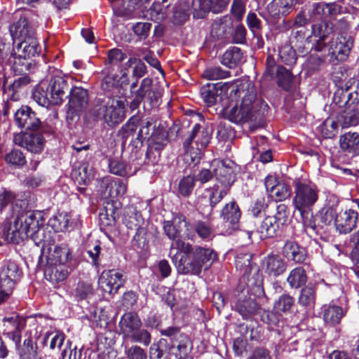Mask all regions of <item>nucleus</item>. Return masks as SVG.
<instances>
[{"label": "nucleus", "mask_w": 359, "mask_h": 359, "mask_svg": "<svg viewBox=\"0 0 359 359\" xmlns=\"http://www.w3.org/2000/svg\"><path fill=\"white\" fill-rule=\"evenodd\" d=\"M123 222L128 229L132 230L147 224L140 212L133 205L124 208Z\"/></svg>", "instance_id": "obj_38"}, {"label": "nucleus", "mask_w": 359, "mask_h": 359, "mask_svg": "<svg viewBox=\"0 0 359 359\" xmlns=\"http://www.w3.org/2000/svg\"><path fill=\"white\" fill-rule=\"evenodd\" d=\"M124 101L107 97L98 99L97 104L90 109V114L96 120H103L109 126L121 123L124 116Z\"/></svg>", "instance_id": "obj_7"}, {"label": "nucleus", "mask_w": 359, "mask_h": 359, "mask_svg": "<svg viewBox=\"0 0 359 359\" xmlns=\"http://www.w3.org/2000/svg\"><path fill=\"white\" fill-rule=\"evenodd\" d=\"M49 224L55 231H69L74 229V224H69L68 214L61 212L49 219Z\"/></svg>", "instance_id": "obj_54"}, {"label": "nucleus", "mask_w": 359, "mask_h": 359, "mask_svg": "<svg viewBox=\"0 0 359 359\" xmlns=\"http://www.w3.org/2000/svg\"><path fill=\"white\" fill-rule=\"evenodd\" d=\"M294 298L289 294H283L274 302V310L280 313H290L294 305Z\"/></svg>", "instance_id": "obj_52"}, {"label": "nucleus", "mask_w": 359, "mask_h": 359, "mask_svg": "<svg viewBox=\"0 0 359 359\" xmlns=\"http://www.w3.org/2000/svg\"><path fill=\"white\" fill-rule=\"evenodd\" d=\"M126 189V184L121 180H117L107 184L104 194L105 196L113 199L123 196Z\"/></svg>", "instance_id": "obj_50"}, {"label": "nucleus", "mask_w": 359, "mask_h": 359, "mask_svg": "<svg viewBox=\"0 0 359 359\" xmlns=\"http://www.w3.org/2000/svg\"><path fill=\"white\" fill-rule=\"evenodd\" d=\"M316 285L309 283L302 287L298 297V304L307 309H311L316 304Z\"/></svg>", "instance_id": "obj_39"}, {"label": "nucleus", "mask_w": 359, "mask_h": 359, "mask_svg": "<svg viewBox=\"0 0 359 359\" xmlns=\"http://www.w3.org/2000/svg\"><path fill=\"white\" fill-rule=\"evenodd\" d=\"M252 254L245 251L236 254L235 266L241 276L239 284L245 283L254 295L263 297V276L259 266L252 261Z\"/></svg>", "instance_id": "obj_5"}, {"label": "nucleus", "mask_w": 359, "mask_h": 359, "mask_svg": "<svg viewBox=\"0 0 359 359\" xmlns=\"http://www.w3.org/2000/svg\"><path fill=\"white\" fill-rule=\"evenodd\" d=\"M281 252L285 258L296 264L304 263L307 256L306 250L293 241H287Z\"/></svg>", "instance_id": "obj_29"}, {"label": "nucleus", "mask_w": 359, "mask_h": 359, "mask_svg": "<svg viewBox=\"0 0 359 359\" xmlns=\"http://www.w3.org/2000/svg\"><path fill=\"white\" fill-rule=\"evenodd\" d=\"M41 132H43V130L17 134L14 136L13 142L31 153L40 154L45 144V140Z\"/></svg>", "instance_id": "obj_13"}, {"label": "nucleus", "mask_w": 359, "mask_h": 359, "mask_svg": "<svg viewBox=\"0 0 359 359\" xmlns=\"http://www.w3.org/2000/svg\"><path fill=\"white\" fill-rule=\"evenodd\" d=\"M9 31L13 45L17 42L35 35L34 28L29 25L27 18L24 17L13 22L9 27Z\"/></svg>", "instance_id": "obj_28"}, {"label": "nucleus", "mask_w": 359, "mask_h": 359, "mask_svg": "<svg viewBox=\"0 0 359 359\" xmlns=\"http://www.w3.org/2000/svg\"><path fill=\"white\" fill-rule=\"evenodd\" d=\"M33 100L40 106L48 107L52 104L50 92L47 82H41L35 87L32 92Z\"/></svg>", "instance_id": "obj_46"}, {"label": "nucleus", "mask_w": 359, "mask_h": 359, "mask_svg": "<svg viewBox=\"0 0 359 359\" xmlns=\"http://www.w3.org/2000/svg\"><path fill=\"white\" fill-rule=\"evenodd\" d=\"M92 175V170L86 163H83L78 168H74L71 172L72 179L79 185L87 184L90 182Z\"/></svg>", "instance_id": "obj_49"}, {"label": "nucleus", "mask_w": 359, "mask_h": 359, "mask_svg": "<svg viewBox=\"0 0 359 359\" xmlns=\"http://www.w3.org/2000/svg\"><path fill=\"white\" fill-rule=\"evenodd\" d=\"M246 24L252 33L254 37L259 38L261 36L262 24L261 20L257 17L256 13L250 12L247 15Z\"/></svg>", "instance_id": "obj_62"}, {"label": "nucleus", "mask_w": 359, "mask_h": 359, "mask_svg": "<svg viewBox=\"0 0 359 359\" xmlns=\"http://www.w3.org/2000/svg\"><path fill=\"white\" fill-rule=\"evenodd\" d=\"M120 334L123 339L132 343L148 346L151 342V334L142 327V323L137 313L128 311L125 313L118 322Z\"/></svg>", "instance_id": "obj_6"}, {"label": "nucleus", "mask_w": 359, "mask_h": 359, "mask_svg": "<svg viewBox=\"0 0 359 359\" xmlns=\"http://www.w3.org/2000/svg\"><path fill=\"white\" fill-rule=\"evenodd\" d=\"M2 327V334L12 340L15 347L20 346L22 332L27 336L32 334L36 328H40L35 318L18 315L4 318Z\"/></svg>", "instance_id": "obj_8"}, {"label": "nucleus", "mask_w": 359, "mask_h": 359, "mask_svg": "<svg viewBox=\"0 0 359 359\" xmlns=\"http://www.w3.org/2000/svg\"><path fill=\"white\" fill-rule=\"evenodd\" d=\"M101 250V243L99 241L88 243L86 247V251L90 259V262L95 267H98L100 264Z\"/></svg>", "instance_id": "obj_56"}, {"label": "nucleus", "mask_w": 359, "mask_h": 359, "mask_svg": "<svg viewBox=\"0 0 359 359\" xmlns=\"http://www.w3.org/2000/svg\"><path fill=\"white\" fill-rule=\"evenodd\" d=\"M255 232L259 234L260 239L276 236L280 231L281 225L276 219L271 216L266 217L263 220L255 222Z\"/></svg>", "instance_id": "obj_24"}, {"label": "nucleus", "mask_w": 359, "mask_h": 359, "mask_svg": "<svg viewBox=\"0 0 359 359\" xmlns=\"http://www.w3.org/2000/svg\"><path fill=\"white\" fill-rule=\"evenodd\" d=\"M31 79L27 75L19 76L13 79V81L5 83V86H1L4 93L7 95V97L13 101L19 100V93L24 90L30 83Z\"/></svg>", "instance_id": "obj_32"}, {"label": "nucleus", "mask_w": 359, "mask_h": 359, "mask_svg": "<svg viewBox=\"0 0 359 359\" xmlns=\"http://www.w3.org/2000/svg\"><path fill=\"white\" fill-rule=\"evenodd\" d=\"M230 0H192V7L196 13L194 16L203 18L205 13L212 11L214 13L223 12Z\"/></svg>", "instance_id": "obj_21"}, {"label": "nucleus", "mask_w": 359, "mask_h": 359, "mask_svg": "<svg viewBox=\"0 0 359 359\" xmlns=\"http://www.w3.org/2000/svg\"><path fill=\"white\" fill-rule=\"evenodd\" d=\"M340 147L345 152L353 156L359 155V133L348 132L341 136Z\"/></svg>", "instance_id": "obj_42"}, {"label": "nucleus", "mask_w": 359, "mask_h": 359, "mask_svg": "<svg viewBox=\"0 0 359 359\" xmlns=\"http://www.w3.org/2000/svg\"><path fill=\"white\" fill-rule=\"evenodd\" d=\"M282 67L283 66L276 65V62L272 56L269 55L266 60L265 70L263 74L264 79L268 81L274 79Z\"/></svg>", "instance_id": "obj_61"}, {"label": "nucleus", "mask_w": 359, "mask_h": 359, "mask_svg": "<svg viewBox=\"0 0 359 359\" xmlns=\"http://www.w3.org/2000/svg\"><path fill=\"white\" fill-rule=\"evenodd\" d=\"M233 30V20L229 15L218 18L212 24L211 36L217 39H226Z\"/></svg>", "instance_id": "obj_26"}, {"label": "nucleus", "mask_w": 359, "mask_h": 359, "mask_svg": "<svg viewBox=\"0 0 359 359\" xmlns=\"http://www.w3.org/2000/svg\"><path fill=\"white\" fill-rule=\"evenodd\" d=\"M140 122V118L137 116H133L130 117L128 121L122 126L121 128V135L123 138V144H125L127 139L131 136L134 135L136 130L138 127V123Z\"/></svg>", "instance_id": "obj_57"}, {"label": "nucleus", "mask_w": 359, "mask_h": 359, "mask_svg": "<svg viewBox=\"0 0 359 359\" xmlns=\"http://www.w3.org/2000/svg\"><path fill=\"white\" fill-rule=\"evenodd\" d=\"M219 216L223 222L231 225L232 228L235 229V226L240 220L241 211L237 203L231 201L222 208Z\"/></svg>", "instance_id": "obj_35"}, {"label": "nucleus", "mask_w": 359, "mask_h": 359, "mask_svg": "<svg viewBox=\"0 0 359 359\" xmlns=\"http://www.w3.org/2000/svg\"><path fill=\"white\" fill-rule=\"evenodd\" d=\"M16 125L26 130H42V124L36 113L28 106H22L14 114Z\"/></svg>", "instance_id": "obj_14"}, {"label": "nucleus", "mask_w": 359, "mask_h": 359, "mask_svg": "<svg viewBox=\"0 0 359 359\" xmlns=\"http://www.w3.org/2000/svg\"><path fill=\"white\" fill-rule=\"evenodd\" d=\"M318 53L320 54H311L307 60L306 67L311 72L320 70L327 57L325 52Z\"/></svg>", "instance_id": "obj_59"}, {"label": "nucleus", "mask_w": 359, "mask_h": 359, "mask_svg": "<svg viewBox=\"0 0 359 359\" xmlns=\"http://www.w3.org/2000/svg\"><path fill=\"white\" fill-rule=\"evenodd\" d=\"M287 263L278 255H269L263 261V269L270 277L277 278L287 270Z\"/></svg>", "instance_id": "obj_25"}, {"label": "nucleus", "mask_w": 359, "mask_h": 359, "mask_svg": "<svg viewBox=\"0 0 359 359\" xmlns=\"http://www.w3.org/2000/svg\"><path fill=\"white\" fill-rule=\"evenodd\" d=\"M334 36V25L329 21H321L312 25L311 35L308 37L313 42L312 49L316 52H323L327 48V41Z\"/></svg>", "instance_id": "obj_12"}, {"label": "nucleus", "mask_w": 359, "mask_h": 359, "mask_svg": "<svg viewBox=\"0 0 359 359\" xmlns=\"http://www.w3.org/2000/svg\"><path fill=\"white\" fill-rule=\"evenodd\" d=\"M339 201L336 198H331L328 203L320 210V221L325 225H329L332 222L335 224L336 217H338L340 208L338 205Z\"/></svg>", "instance_id": "obj_41"}, {"label": "nucleus", "mask_w": 359, "mask_h": 359, "mask_svg": "<svg viewBox=\"0 0 359 359\" xmlns=\"http://www.w3.org/2000/svg\"><path fill=\"white\" fill-rule=\"evenodd\" d=\"M14 46L13 51L30 59L40 53V47L34 35L17 42Z\"/></svg>", "instance_id": "obj_31"}, {"label": "nucleus", "mask_w": 359, "mask_h": 359, "mask_svg": "<svg viewBox=\"0 0 359 359\" xmlns=\"http://www.w3.org/2000/svg\"><path fill=\"white\" fill-rule=\"evenodd\" d=\"M243 53L241 48L232 47L226 50L223 54L221 63L230 69L234 68L243 62Z\"/></svg>", "instance_id": "obj_47"}, {"label": "nucleus", "mask_w": 359, "mask_h": 359, "mask_svg": "<svg viewBox=\"0 0 359 359\" xmlns=\"http://www.w3.org/2000/svg\"><path fill=\"white\" fill-rule=\"evenodd\" d=\"M359 224V215L355 210L348 209L345 211L339 210L336 217V229L340 233H348L353 231Z\"/></svg>", "instance_id": "obj_23"}, {"label": "nucleus", "mask_w": 359, "mask_h": 359, "mask_svg": "<svg viewBox=\"0 0 359 359\" xmlns=\"http://www.w3.org/2000/svg\"><path fill=\"white\" fill-rule=\"evenodd\" d=\"M9 62L12 63V68L15 74L27 75L33 66V60L27 57H24L21 54H16V52L12 51L8 59Z\"/></svg>", "instance_id": "obj_37"}, {"label": "nucleus", "mask_w": 359, "mask_h": 359, "mask_svg": "<svg viewBox=\"0 0 359 359\" xmlns=\"http://www.w3.org/2000/svg\"><path fill=\"white\" fill-rule=\"evenodd\" d=\"M72 255L69 248L66 244L54 245L53 248H49L46 255L48 263L67 265L72 259Z\"/></svg>", "instance_id": "obj_30"}, {"label": "nucleus", "mask_w": 359, "mask_h": 359, "mask_svg": "<svg viewBox=\"0 0 359 359\" xmlns=\"http://www.w3.org/2000/svg\"><path fill=\"white\" fill-rule=\"evenodd\" d=\"M65 335L60 332H48L43 336H40L39 343L41 346H49V348L52 351L60 350L64 344Z\"/></svg>", "instance_id": "obj_45"}, {"label": "nucleus", "mask_w": 359, "mask_h": 359, "mask_svg": "<svg viewBox=\"0 0 359 359\" xmlns=\"http://www.w3.org/2000/svg\"><path fill=\"white\" fill-rule=\"evenodd\" d=\"M4 160L6 163L18 168L23 167L27 163L24 154L18 149H13L7 153L4 156Z\"/></svg>", "instance_id": "obj_55"}, {"label": "nucleus", "mask_w": 359, "mask_h": 359, "mask_svg": "<svg viewBox=\"0 0 359 359\" xmlns=\"http://www.w3.org/2000/svg\"><path fill=\"white\" fill-rule=\"evenodd\" d=\"M69 274L67 265L48 263L44 268V276L46 279L55 285L62 284Z\"/></svg>", "instance_id": "obj_27"}, {"label": "nucleus", "mask_w": 359, "mask_h": 359, "mask_svg": "<svg viewBox=\"0 0 359 359\" xmlns=\"http://www.w3.org/2000/svg\"><path fill=\"white\" fill-rule=\"evenodd\" d=\"M15 200V195L11 191L4 189L0 192V214L7 208L10 211L3 224L1 238L13 244H19L28 237L36 240L44 223L41 212L24 210L14 203Z\"/></svg>", "instance_id": "obj_1"}, {"label": "nucleus", "mask_w": 359, "mask_h": 359, "mask_svg": "<svg viewBox=\"0 0 359 359\" xmlns=\"http://www.w3.org/2000/svg\"><path fill=\"white\" fill-rule=\"evenodd\" d=\"M294 196L292 204L301 215L302 224L308 233H318L317 226L313 219V207L318 200V189L312 183L298 180L294 182Z\"/></svg>", "instance_id": "obj_4"}, {"label": "nucleus", "mask_w": 359, "mask_h": 359, "mask_svg": "<svg viewBox=\"0 0 359 359\" xmlns=\"http://www.w3.org/2000/svg\"><path fill=\"white\" fill-rule=\"evenodd\" d=\"M243 284H239L234 292V299L231 304H233L235 310L243 317V319H248L255 315L259 308V305L252 296L254 295L250 290Z\"/></svg>", "instance_id": "obj_10"}, {"label": "nucleus", "mask_w": 359, "mask_h": 359, "mask_svg": "<svg viewBox=\"0 0 359 359\" xmlns=\"http://www.w3.org/2000/svg\"><path fill=\"white\" fill-rule=\"evenodd\" d=\"M116 74H109L104 77L101 83L102 90L107 95V97L114 98L117 96L122 88L128 83H122L121 76Z\"/></svg>", "instance_id": "obj_34"}, {"label": "nucleus", "mask_w": 359, "mask_h": 359, "mask_svg": "<svg viewBox=\"0 0 359 359\" xmlns=\"http://www.w3.org/2000/svg\"><path fill=\"white\" fill-rule=\"evenodd\" d=\"M23 276L22 269L13 260L4 263L0 270V284L6 288H13Z\"/></svg>", "instance_id": "obj_16"}, {"label": "nucleus", "mask_w": 359, "mask_h": 359, "mask_svg": "<svg viewBox=\"0 0 359 359\" xmlns=\"http://www.w3.org/2000/svg\"><path fill=\"white\" fill-rule=\"evenodd\" d=\"M47 85L50 92L53 105L60 104L64 98L67 97V93L69 90V86L60 72L57 71L56 74L51 76L47 82Z\"/></svg>", "instance_id": "obj_17"}, {"label": "nucleus", "mask_w": 359, "mask_h": 359, "mask_svg": "<svg viewBox=\"0 0 359 359\" xmlns=\"http://www.w3.org/2000/svg\"><path fill=\"white\" fill-rule=\"evenodd\" d=\"M219 90H222L220 83H208L201 88L200 95L208 106H212L217 103L219 99Z\"/></svg>", "instance_id": "obj_44"}, {"label": "nucleus", "mask_w": 359, "mask_h": 359, "mask_svg": "<svg viewBox=\"0 0 359 359\" xmlns=\"http://www.w3.org/2000/svg\"><path fill=\"white\" fill-rule=\"evenodd\" d=\"M280 61L286 65L292 66L296 63L297 56L295 50L287 43L281 45L278 48Z\"/></svg>", "instance_id": "obj_53"}, {"label": "nucleus", "mask_w": 359, "mask_h": 359, "mask_svg": "<svg viewBox=\"0 0 359 359\" xmlns=\"http://www.w3.org/2000/svg\"><path fill=\"white\" fill-rule=\"evenodd\" d=\"M229 189L219 186L218 184H214L212 187L205 189L198 199V204L203 202H208L209 205L206 207L207 210H202V213L209 216L211 215L213 208L223 199L227 194Z\"/></svg>", "instance_id": "obj_20"}, {"label": "nucleus", "mask_w": 359, "mask_h": 359, "mask_svg": "<svg viewBox=\"0 0 359 359\" xmlns=\"http://www.w3.org/2000/svg\"><path fill=\"white\" fill-rule=\"evenodd\" d=\"M195 178L191 175L183 177L178 183V193L183 197H189L194 188Z\"/></svg>", "instance_id": "obj_58"}, {"label": "nucleus", "mask_w": 359, "mask_h": 359, "mask_svg": "<svg viewBox=\"0 0 359 359\" xmlns=\"http://www.w3.org/2000/svg\"><path fill=\"white\" fill-rule=\"evenodd\" d=\"M189 224L182 215L175 216L171 221H164L163 230L166 236L172 241L169 252V257L173 262V255L180 250L175 246V243L180 241L185 243L184 239L191 238V233L189 230Z\"/></svg>", "instance_id": "obj_9"}, {"label": "nucleus", "mask_w": 359, "mask_h": 359, "mask_svg": "<svg viewBox=\"0 0 359 359\" xmlns=\"http://www.w3.org/2000/svg\"><path fill=\"white\" fill-rule=\"evenodd\" d=\"M353 44V41L351 36L340 34L335 38L333 36L327 43V48L323 52L331 62L344 61L348 57Z\"/></svg>", "instance_id": "obj_11"}, {"label": "nucleus", "mask_w": 359, "mask_h": 359, "mask_svg": "<svg viewBox=\"0 0 359 359\" xmlns=\"http://www.w3.org/2000/svg\"><path fill=\"white\" fill-rule=\"evenodd\" d=\"M215 176L220 187L229 189L235 181V173L231 166L220 163L215 169Z\"/></svg>", "instance_id": "obj_36"}, {"label": "nucleus", "mask_w": 359, "mask_h": 359, "mask_svg": "<svg viewBox=\"0 0 359 359\" xmlns=\"http://www.w3.org/2000/svg\"><path fill=\"white\" fill-rule=\"evenodd\" d=\"M322 313L325 324L329 326H335L340 323L345 315V311L341 306L329 304L322 308Z\"/></svg>", "instance_id": "obj_40"}, {"label": "nucleus", "mask_w": 359, "mask_h": 359, "mask_svg": "<svg viewBox=\"0 0 359 359\" xmlns=\"http://www.w3.org/2000/svg\"><path fill=\"white\" fill-rule=\"evenodd\" d=\"M231 76L229 71L224 70L219 66L207 68L203 74V76L208 80H218L228 78Z\"/></svg>", "instance_id": "obj_60"}, {"label": "nucleus", "mask_w": 359, "mask_h": 359, "mask_svg": "<svg viewBox=\"0 0 359 359\" xmlns=\"http://www.w3.org/2000/svg\"><path fill=\"white\" fill-rule=\"evenodd\" d=\"M277 79V84L283 90L285 91H291L294 86V76L292 72L283 67L276 77Z\"/></svg>", "instance_id": "obj_51"}, {"label": "nucleus", "mask_w": 359, "mask_h": 359, "mask_svg": "<svg viewBox=\"0 0 359 359\" xmlns=\"http://www.w3.org/2000/svg\"><path fill=\"white\" fill-rule=\"evenodd\" d=\"M153 80L151 78L146 77L143 79L139 88L134 92L133 95H135L142 101L146 99L151 107L158 105V101L161 97V92L158 88L152 87Z\"/></svg>", "instance_id": "obj_22"}, {"label": "nucleus", "mask_w": 359, "mask_h": 359, "mask_svg": "<svg viewBox=\"0 0 359 359\" xmlns=\"http://www.w3.org/2000/svg\"><path fill=\"white\" fill-rule=\"evenodd\" d=\"M38 330L39 328H36L32 334L25 336L22 344H20V346L16 347L20 359H41L38 345L40 331Z\"/></svg>", "instance_id": "obj_19"}, {"label": "nucleus", "mask_w": 359, "mask_h": 359, "mask_svg": "<svg viewBox=\"0 0 359 359\" xmlns=\"http://www.w3.org/2000/svg\"><path fill=\"white\" fill-rule=\"evenodd\" d=\"M234 91L235 96L241 97L239 107H233L228 112L230 121L240 123L248 121L260 123L267 113L268 105L256 99L254 85L251 83H242Z\"/></svg>", "instance_id": "obj_2"}, {"label": "nucleus", "mask_w": 359, "mask_h": 359, "mask_svg": "<svg viewBox=\"0 0 359 359\" xmlns=\"http://www.w3.org/2000/svg\"><path fill=\"white\" fill-rule=\"evenodd\" d=\"M67 97L69 113L73 115H79L88 105V92L82 87L74 86L71 88Z\"/></svg>", "instance_id": "obj_18"}, {"label": "nucleus", "mask_w": 359, "mask_h": 359, "mask_svg": "<svg viewBox=\"0 0 359 359\" xmlns=\"http://www.w3.org/2000/svg\"><path fill=\"white\" fill-rule=\"evenodd\" d=\"M351 244L353 249L351 251V259L354 264V270L359 275V234L355 233L351 238Z\"/></svg>", "instance_id": "obj_64"}, {"label": "nucleus", "mask_w": 359, "mask_h": 359, "mask_svg": "<svg viewBox=\"0 0 359 359\" xmlns=\"http://www.w3.org/2000/svg\"><path fill=\"white\" fill-rule=\"evenodd\" d=\"M308 276L306 270L302 266L292 269L286 278L291 290H298L306 285Z\"/></svg>", "instance_id": "obj_43"}, {"label": "nucleus", "mask_w": 359, "mask_h": 359, "mask_svg": "<svg viewBox=\"0 0 359 359\" xmlns=\"http://www.w3.org/2000/svg\"><path fill=\"white\" fill-rule=\"evenodd\" d=\"M123 273L117 270L103 271L98 280L99 287L109 294H115L125 283Z\"/></svg>", "instance_id": "obj_15"}, {"label": "nucleus", "mask_w": 359, "mask_h": 359, "mask_svg": "<svg viewBox=\"0 0 359 359\" xmlns=\"http://www.w3.org/2000/svg\"><path fill=\"white\" fill-rule=\"evenodd\" d=\"M267 207L268 203L266 198L264 196H259L252 202L248 211L253 217H257L265 214Z\"/></svg>", "instance_id": "obj_63"}, {"label": "nucleus", "mask_w": 359, "mask_h": 359, "mask_svg": "<svg viewBox=\"0 0 359 359\" xmlns=\"http://www.w3.org/2000/svg\"><path fill=\"white\" fill-rule=\"evenodd\" d=\"M175 246L180 251L173 255L172 263L182 274L198 275L203 266L208 269L217 258L216 252L210 248H194L189 243L180 241L176 243Z\"/></svg>", "instance_id": "obj_3"}, {"label": "nucleus", "mask_w": 359, "mask_h": 359, "mask_svg": "<svg viewBox=\"0 0 359 359\" xmlns=\"http://www.w3.org/2000/svg\"><path fill=\"white\" fill-rule=\"evenodd\" d=\"M172 348H176L175 356L179 359H184L188 355L191 348V343L188 336L182 334L177 340L171 344Z\"/></svg>", "instance_id": "obj_48"}, {"label": "nucleus", "mask_w": 359, "mask_h": 359, "mask_svg": "<svg viewBox=\"0 0 359 359\" xmlns=\"http://www.w3.org/2000/svg\"><path fill=\"white\" fill-rule=\"evenodd\" d=\"M359 98V92L351 91L348 87L346 88H338L334 93L333 102L339 107L346 108V111L351 104L356 102Z\"/></svg>", "instance_id": "obj_33"}]
</instances>
